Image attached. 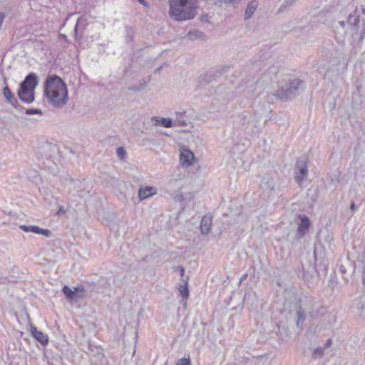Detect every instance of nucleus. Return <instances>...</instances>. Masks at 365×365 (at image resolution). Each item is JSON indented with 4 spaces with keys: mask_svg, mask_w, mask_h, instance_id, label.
<instances>
[{
    "mask_svg": "<svg viewBox=\"0 0 365 365\" xmlns=\"http://www.w3.org/2000/svg\"><path fill=\"white\" fill-rule=\"evenodd\" d=\"M257 5L258 4L256 1H252L249 3L245 13V19H249L252 16L257 7Z\"/></svg>",
    "mask_w": 365,
    "mask_h": 365,
    "instance_id": "4468645a",
    "label": "nucleus"
},
{
    "mask_svg": "<svg viewBox=\"0 0 365 365\" xmlns=\"http://www.w3.org/2000/svg\"><path fill=\"white\" fill-rule=\"evenodd\" d=\"M278 68L275 66L270 67L265 73H264L257 81V89H266L268 86L272 83Z\"/></svg>",
    "mask_w": 365,
    "mask_h": 365,
    "instance_id": "20e7f679",
    "label": "nucleus"
},
{
    "mask_svg": "<svg viewBox=\"0 0 365 365\" xmlns=\"http://www.w3.org/2000/svg\"><path fill=\"white\" fill-rule=\"evenodd\" d=\"M339 24H340L341 26H344V21H340Z\"/></svg>",
    "mask_w": 365,
    "mask_h": 365,
    "instance_id": "4c0bfd02",
    "label": "nucleus"
},
{
    "mask_svg": "<svg viewBox=\"0 0 365 365\" xmlns=\"http://www.w3.org/2000/svg\"><path fill=\"white\" fill-rule=\"evenodd\" d=\"M111 279H105V278H101V280H100V284L102 286H107V287H110V281Z\"/></svg>",
    "mask_w": 365,
    "mask_h": 365,
    "instance_id": "2f4dec72",
    "label": "nucleus"
},
{
    "mask_svg": "<svg viewBox=\"0 0 365 365\" xmlns=\"http://www.w3.org/2000/svg\"><path fill=\"white\" fill-rule=\"evenodd\" d=\"M62 292L69 302H78L85 296V289L83 286H76L71 289L68 286L65 285L62 289Z\"/></svg>",
    "mask_w": 365,
    "mask_h": 365,
    "instance_id": "7ed1b4c3",
    "label": "nucleus"
},
{
    "mask_svg": "<svg viewBox=\"0 0 365 365\" xmlns=\"http://www.w3.org/2000/svg\"><path fill=\"white\" fill-rule=\"evenodd\" d=\"M331 339H328V340L326 341V343H325V344H324V346H325L326 348H328V347H329V346H331Z\"/></svg>",
    "mask_w": 365,
    "mask_h": 365,
    "instance_id": "72a5a7b5",
    "label": "nucleus"
},
{
    "mask_svg": "<svg viewBox=\"0 0 365 365\" xmlns=\"http://www.w3.org/2000/svg\"><path fill=\"white\" fill-rule=\"evenodd\" d=\"M188 35H189V36H190V37H192V32H190V33L188 34Z\"/></svg>",
    "mask_w": 365,
    "mask_h": 365,
    "instance_id": "58836bf2",
    "label": "nucleus"
},
{
    "mask_svg": "<svg viewBox=\"0 0 365 365\" xmlns=\"http://www.w3.org/2000/svg\"><path fill=\"white\" fill-rule=\"evenodd\" d=\"M176 365H190V361L189 359L182 358L177 361Z\"/></svg>",
    "mask_w": 365,
    "mask_h": 365,
    "instance_id": "7c9ffc66",
    "label": "nucleus"
},
{
    "mask_svg": "<svg viewBox=\"0 0 365 365\" xmlns=\"http://www.w3.org/2000/svg\"><path fill=\"white\" fill-rule=\"evenodd\" d=\"M268 188H269L270 190H274V185H269Z\"/></svg>",
    "mask_w": 365,
    "mask_h": 365,
    "instance_id": "e433bc0d",
    "label": "nucleus"
},
{
    "mask_svg": "<svg viewBox=\"0 0 365 365\" xmlns=\"http://www.w3.org/2000/svg\"><path fill=\"white\" fill-rule=\"evenodd\" d=\"M17 94L22 102L30 103L34 101V93H17Z\"/></svg>",
    "mask_w": 365,
    "mask_h": 365,
    "instance_id": "2eb2a0df",
    "label": "nucleus"
},
{
    "mask_svg": "<svg viewBox=\"0 0 365 365\" xmlns=\"http://www.w3.org/2000/svg\"><path fill=\"white\" fill-rule=\"evenodd\" d=\"M43 91H67L66 83L56 75L48 76L44 83Z\"/></svg>",
    "mask_w": 365,
    "mask_h": 365,
    "instance_id": "f03ea898",
    "label": "nucleus"
},
{
    "mask_svg": "<svg viewBox=\"0 0 365 365\" xmlns=\"http://www.w3.org/2000/svg\"><path fill=\"white\" fill-rule=\"evenodd\" d=\"M299 219L300 222L298 223V227L296 233V238L299 240L305 235L310 227V221L309 217L305 215H299Z\"/></svg>",
    "mask_w": 365,
    "mask_h": 365,
    "instance_id": "0eeeda50",
    "label": "nucleus"
},
{
    "mask_svg": "<svg viewBox=\"0 0 365 365\" xmlns=\"http://www.w3.org/2000/svg\"><path fill=\"white\" fill-rule=\"evenodd\" d=\"M116 153L120 160H123L126 156V151L123 147H118L116 150Z\"/></svg>",
    "mask_w": 365,
    "mask_h": 365,
    "instance_id": "cd10ccee",
    "label": "nucleus"
},
{
    "mask_svg": "<svg viewBox=\"0 0 365 365\" xmlns=\"http://www.w3.org/2000/svg\"><path fill=\"white\" fill-rule=\"evenodd\" d=\"M305 320V314L304 310L299 307L297 309V319L296 324L297 327H302L304 321Z\"/></svg>",
    "mask_w": 365,
    "mask_h": 365,
    "instance_id": "f3484780",
    "label": "nucleus"
},
{
    "mask_svg": "<svg viewBox=\"0 0 365 365\" xmlns=\"http://www.w3.org/2000/svg\"><path fill=\"white\" fill-rule=\"evenodd\" d=\"M158 125H161L165 128H170L172 127V120L168 118H162L160 120H156Z\"/></svg>",
    "mask_w": 365,
    "mask_h": 365,
    "instance_id": "4be33fe9",
    "label": "nucleus"
},
{
    "mask_svg": "<svg viewBox=\"0 0 365 365\" xmlns=\"http://www.w3.org/2000/svg\"><path fill=\"white\" fill-rule=\"evenodd\" d=\"M32 336L42 345L45 346L48 342V336L47 334L38 331L36 327L31 329Z\"/></svg>",
    "mask_w": 365,
    "mask_h": 365,
    "instance_id": "9b49d317",
    "label": "nucleus"
},
{
    "mask_svg": "<svg viewBox=\"0 0 365 365\" xmlns=\"http://www.w3.org/2000/svg\"><path fill=\"white\" fill-rule=\"evenodd\" d=\"M294 93H272V96L282 101H287L294 97Z\"/></svg>",
    "mask_w": 365,
    "mask_h": 365,
    "instance_id": "dca6fc26",
    "label": "nucleus"
},
{
    "mask_svg": "<svg viewBox=\"0 0 365 365\" xmlns=\"http://www.w3.org/2000/svg\"><path fill=\"white\" fill-rule=\"evenodd\" d=\"M178 269L180 270V275L182 277L185 274V269L182 266H180Z\"/></svg>",
    "mask_w": 365,
    "mask_h": 365,
    "instance_id": "473e14b6",
    "label": "nucleus"
},
{
    "mask_svg": "<svg viewBox=\"0 0 365 365\" xmlns=\"http://www.w3.org/2000/svg\"><path fill=\"white\" fill-rule=\"evenodd\" d=\"M178 289H179V292H180L181 296L182 297V298L187 299L188 297L189 290H188V287H187V280L185 281L184 284H180V287Z\"/></svg>",
    "mask_w": 365,
    "mask_h": 365,
    "instance_id": "412c9836",
    "label": "nucleus"
},
{
    "mask_svg": "<svg viewBox=\"0 0 365 365\" xmlns=\"http://www.w3.org/2000/svg\"><path fill=\"white\" fill-rule=\"evenodd\" d=\"M38 84V76L34 73H30L20 84V91H34Z\"/></svg>",
    "mask_w": 365,
    "mask_h": 365,
    "instance_id": "423d86ee",
    "label": "nucleus"
},
{
    "mask_svg": "<svg viewBox=\"0 0 365 365\" xmlns=\"http://www.w3.org/2000/svg\"><path fill=\"white\" fill-rule=\"evenodd\" d=\"M309 270H304V279L307 281H309L311 280L312 279L314 278V274H316L317 271L315 269V268L312 266H309Z\"/></svg>",
    "mask_w": 365,
    "mask_h": 365,
    "instance_id": "6ab92c4d",
    "label": "nucleus"
},
{
    "mask_svg": "<svg viewBox=\"0 0 365 365\" xmlns=\"http://www.w3.org/2000/svg\"><path fill=\"white\" fill-rule=\"evenodd\" d=\"M212 225V217L210 216L205 215L201 220L200 223V231L203 235L209 233L210 226Z\"/></svg>",
    "mask_w": 365,
    "mask_h": 365,
    "instance_id": "f8f14e48",
    "label": "nucleus"
},
{
    "mask_svg": "<svg viewBox=\"0 0 365 365\" xmlns=\"http://www.w3.org/2000/svg\"><path fill=\"white\" fill-rule=\"evenodd\" d=\"M93 365H108V361L102 354H98L94 359H91Z\"/></svg>",
    "mask_w": 365,
    "mask_h": 365,
    "instance_id": "a211bd4d",
    "label": "nucleus"
},
{
    "mask_svg": "<svg viewBox=\"0 0 365 365\" xmlns=\"http://www.w3.org/2000/svg\"><path fill=\"white\" fill-rule=\"evenodd\" d=\"M303 88V83L298 78H289L284 86H282L281 91H296Z\"/></svg>",
    "mask_w": 365,
    "mask_h": 365,
    "instance_id": "1a4fd4ad",
    "label": "nucleus"
},
{
    "mask_svg": "<svg viewBox=\"0 0 365 365\" xmlns=\"http://www.w3.org/2000/svg\"><path fill=\"white\" fill-rule=\"evenodd\" d=\"M355 208H356L355 203L354 202H351V203L350 205V210L351 211H354Z\"/></svg>",
    "mask_w": 365,
    "mask_h": 365,
    "instance_id": "f704fd0d",
    "label": "nucleus"
},
{
    "mask_svg": "<svg viewBox=\"0 0 365 365\" xmlns=\"http://www.w3.org/2000/svg\"><path fill=\"white\" fill-rule=\"evenodd\" d=\"M25 113L27 115H38L39 116L42 115V111L38 108H29L25 110Z\"/></svg>",
    "mask_w": 365,
    "mask_h": 365,
    "instance_id": "a878e982",
    "label": "nucleus"
},
{
    "mask_svg": "<svg viewBox=\"0 0 365 365\" xmlns=\"http://www.w3.org/2000/svg\"><path fill=\"white\" fill-rule=\"evenodd\" d=\"M68 93H44L48 101L55 107H62L68 101Z\"/></svg>",
    "mask_w": 365,
    "mask_h": 365,
    "instance_id": "39448f33",
    "label": "nucleus"
},
{
    "mask_svg": "<svg viewBox=\"0 0 365 365\" xmlns=\"http://www.w3.org/2000/svg\"><path fill=\"white\" fill-rule=\"evenodd\" d=\"M138 2L143 5H145V6H148V4L145 0H138Z\"/></svg>",
    "mask_w": 365,
    "mask_h": 365,
    "instance_id": "c9c22d12",
    "label": "nucleus"
},
{
    "mask_svg": "<svg viewBox=\"0 0 365 365\" xmlns=\"http://www.w3.org/2000/svg\"><path fill=\"white\" fill-rule=\"evenodd\" d=\"M308 173L307 163L304 160H298L296 163L295 180L301 184Z\"/></svg>",
    "mask_w": 365,
    "mask_h": 365,
    "instance_id": "6e6552de",
    "label": "nucleus"
},
{
    "mask_svg": "<svg viewBox=\"0 0 365 365\" xmlns=\"http://www.w3.org/2000/svg\"><path fill=\"white\" fill-rule=\"evenodd\" d=\"M169 14L176 21H186L196 15L195 0H169Z\"/></svg>",
    "mask_w": 365,
    "mask_h": 365,
    "instance_id": "f257e3e1",
    "label": "nucleus"
},
{
    "mask_svg": "<svg viewBox=\"0 0 365 365\" xmlns=\"http://www.w3.org/2000/svg\"><path fill=\"white\" fill-rule=\"evenodd\" d=\"M3 93L4 95V97L7 100V101L15 107L16 106V103H18V101L14 96V93Z\"/></svg>",
    "mask_w": 365,
    "mask_h": 365,
    "instance_id": "5701e85b",
    "label": "nucleus"
},
{
    "mask_svg": "<svg viewBox=\"0 0 365 365\" xmlns=\"http://www.w3.org/2000/svg\"><path fill=\"white\" fill-rule=\"evenodd\" d=\"M153 187L147 186L145 187H141L138 190V197L140 200H144L148 197L152 196L154 192H153Z\"/></svg>",
    "mask_w": 365,
    "mask_h": 365,
    "instance_id": "ddd939ff",
    "label": "nucleus"
},
{
    "mask_svg": "<svg viewBox=\"0 0 365 365\" xmlns=\"http://www.w3.org/2000/svg\"><path fill=\"white\" fill-rule=\"evenodd\" d=\"M34 233L42 235L43 236L48 237H50L51 232L48 229H42L36 225Z\"/></svg>",
    "mask_w": 365,
    "mask_h": 365,
    "instance_id": "b1692460",
    "label": "nucleus"
},
{
    "mask_svg": "<svg viewBox=\"0 0 365 365\" xmlns=\"http://www.w3.org/2000/svg\"><path fill=\"white\" fill-rule=\"evenodd\" d=\"M194 159V154L188 150H185L181 152L180 160L182 166L189 167L192 164V160Z\"/></svg>",
    "mask_w": 365,
    "mask_h": 365,
    "instance_id": "9d476101",
    "label": "nucleus"
},
{
    "mask_svg": "<svg viewBox=\"0 0 365 365\" xmlns=\"http://www.w3.org/2000/svg\"><path fill=\"white\" fill-rule=\"evenodd\" d=\"M319 308H322L319 303L314 302L312 304V307L309 310L311 317H315L319 314Z\"/></svg>",
    "mask_w": 365,
    "mask_h": 365,
    "instance_id": "aec40b11",
    "label": "nucleus"
},
{
    "mask_svg": "<svg viewBox=\"0 0 365 365\" xmlns=\"http://www.w3.org/2000/svg\"><path fill=\"white\" fill-rule=\"evenodd\" d=\"M183 114L182 113H177V118L175 120V125L179 126H185L187 125V120L183 119Z\"/></svg>",
    "mask_w": 365,
    "mask_h": 365,
    "instance_id": "393cba45",
    "label": "nucleus"
},
{
    "mask_svg": "<svg viewBox=\"0 0 365 365\" xmlns=\"http://www.w3.org/2000/svg\"><path fill=\"white\" fill-rule=\"evenodd\" d=\"M324 354V349L322 347L315 349L312 353V356L314 359L321 358Z\"/></svg>",
    "mask_w": 365,
    "mask_h": 365,
    "instance_id": "bb28decb",
    "label": "nucleus"
},
{
    "mask_svg": "<svg viewBox=\"0 0 365 365\" xmlns=\"http://www.w3.org/2000/svg\"><path fill=\"white\" fill-rule=\"evenodd\" d=\"M0 91H9V87L6 84L4 78L0 75Z\"/></svg>",
    "mask_w": 365,
    "mask_h": 365,
    "instance_id": "c85d7f7f",
    "label": "nucleus"
},
{
    "mask_svg": "<svg viewBox=\"0 0 365 365\" xmlns=\"http://www.w3.org/2000/svg\"><path fill=\"white\" fill-rule=\"evenodd\" d=\"M35 226L36 225H21L19 227L21 230H22L23 231L26 232H34V229H35Z\"/></svg>",
    "mask_w": 365,
    "mask_h": 365,
    "instance_id": "c756f323",
    "label": "nucleus"
}]
</instances>
